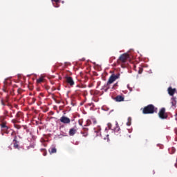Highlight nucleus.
Instances as JSON below:
<instances>
[{
	"label": "nucleus",
	"mask_w": 177,
	"mask_h": 177,
	"mask_svg": "<svg viewBox=\"0 0 177 177\" xmlns=\"http://www.w3.org/2000/svg\"><path fill=\"white\" fill-rule=\"evenodd\" d=\"M108 128L111 129V123H108Z\"/></svg>",
	"instance_id": "nucleus-32"
},
{
	"label": "nucleus",
	"mask_w": 177,
	"mask_h": 177,
	"mask_svg": "<svg viewBox=\"0 0 177 177\" xmlns=\"http://www.w3.org/2000/svg\"><path fill=\"white\" fill-rule=\"evenodd\" d=\"M77 133V130L74 128H72L69 130V136H74Z\"/></svg>",
	"instance_id": "nucleus-14"
},
{
	"label": "nucleus",
	"mask_w": 177,
	"mask_h": 177,
	"mask_svg": "<svg viewBox=\"0 0 177 177\" xmlns=\"http://www.w3.org/2000/svg\"><path fill=\"white\" fill-rule=\"evenodd\" d=\"M154 113H157V108L153 104H149L142 109L143 114H154Z\"/></svg>",
	"instance_id": "nucleus-1"
},
{
	"label": "nucleus",
	"mask_w": 177,
	"mask_h": 177,
	"mask_svg": "<svg viewBox=\"0 0 177 177\" xmlns=\"http://www.w3.org/2000/svg\"><path fill=\"white\" fill-rule=\"evenodd\" d=\"M3 100H4V102H5L6 103H8V102H9V96L7 95V96L6 97V98L3 99Z\"/></svg>",
	"instance_id": "nucleus-26"
},
{
	"label": "nucleus",
	"mask_w": 177,
	"mask_h": 177,
	"mask_svg": "<svg viewBox=\"0 0 177 177\" xmlns=\"http://www.w3.org/2000/svg\"><path fill=\"white\" fill-rule=\"evenodd\" d=\"M113 86H118V83H115Z\"/></svg>",
	"instance_id": "nucleus-34"
},
{
	"label": "nucleus",
	"mask_w": 177,
	"mask_h": 177,
	"mask_svg": "<svg viewBox=\"0 0 177 177\" xmlns=\"http://www.w3.org/2000/svg\"><path fill=\"white\" fill-rule=\"evenodd\" d=\"M12 136H14V139H13V147L14 149H19V145H20V142H19L17 140V136H16V133H15V131H12L11 133Z\"/></svg>",
	"instance_id": "nucleus-2"
},
{
	"label": "nucleus",
	"mask_w": 177,
	"mask_h": 177,
	"mask_svg": "<svg viewBox=\"0 0 177 177\" xmlns=\"http://www.w3.org/2000/svg\"><path fill=\"white\" fill-rule=\"evenodd\" d=\"M171 107H173V109H176V97H173L171 99Z\"/></svg>",
	"instance_id": "nucleus-12"
},
{
	"label": "nucleus",
	"mask_w": 177,
	"mask_h": 177,
	"mask_svg": "<svg viewBox=\"0 0 177 177\" xmlns=\"http://www.w3.org/2000/svg\"><path fill=\"white\" fill-rule=\"evenodd\" d=\"M176 151V149H175V147H171L169 149V152L170 154H174Z\"/></svg>",
	"instance_id": "nucleus-18"
},
{
	"label": "nucleus",
	"mask_w": 177,
	"mask_h": 177,
	"mask_svg": "<svg viewBox=\"0 0 177 177\" xmlns=\"http://www.w3.org/2000/svg\"><path fill=\"white\" fill-rule=\"evenodd\" d=\"M167 91L169 95L170 96H173V95H175V93L176 92V88H172V87H169Z\"/></svg>",
	"instance_id": "nucleus-10"
},
{
	"label": "nucleus",
	"mask_w": 177,
	"mask_h": 177,
	"mask_svg": "<svg viewBox=\"0 0 177 177\" xmlns=\"http://www.w3.org/2000/svg\"><path fill=\"white\" fill-rule=\"evenodd\" d=\"M37 84H41V82H44V77H40L37 80Z\"/></svg>",
	"instance_id": "nucleus-22"
},
{
	"label": "nucleus",
	"mask_w": 177,
	"mask_h": 177,
	"mask_svg": "<svg viewBox=\"0 0 177 177\" xmlns=\"http://www.w3.org/2000/svg\"><path fill=\"white\" fill-rule=\"evenodd\" d=\"M174 132H175L176 135H177V129H174Z\"/></svg>",
	"instance_id": "nucleus-36"
},
{
	"label": "nucleus",
	"mask_w": 177,
	"mask_h": 177,
	"mask_svg": "<svg viewBox=\"0 0 177 177\" xmlns=\"http://www.w3.org/2000/svg\"><path fill=\"white\" fill-rule=\"evenodd\" d=\"M100 131H102V129L100 128V127H97V129L96 128L94 129L95 136H100V135H102V133L100 132Z\"/></svg>",
	"instance_id": "nucleus-11"
},
{
	"label": "nucleus",
	"mask_w": 177,
	"mask_h": 177,
	"mask_svg": "<svg viewBox=\"0 0 177 177\" xmlns=\"http://www.w3.org/2000/svg\"><path fill=\"white\" fill-rule=\"evenodd\" d=\"M89 122H91V120H88L87 124L84 125V127H88L89 125Z\"/></svg>",
	"instance_id": "nucleus-33"
},
{
	"label": "nucleus",
	"mask_w": 177,
	"mask_h": 177,
	"mask_svg": "<svg viewBox=\"0 0 177 177\" xmlns=\"http://www.w3.org/2000/svg\"><path fill=\"white\" fill-rule=\"evenodd\" d=\"M127 125H131V124H129V122L127 123Z\"/></svg>",
	"instance_id": "nucleus-37"
},
{
	"label": "nucleus",
	"mask_w": 177,
	"mask_h": 177,
	"mask_svg": "<svg viewBox=\"0 0 177 177\" xmlns=\"http://www.w3.org/2000/svg\"><path fill=\"white\" fill-rule=\"evenodd\" d=\"M15 128H17V129H20L21 128V127H20V125L19 124H14Z\"/></svg>",
	"instance_id": "nucleus-28"
},
{
	"label": "nucleus",
	"mask_w": 177,
	"mask_h": 177,
	"mask_svg": "<svg viewBox=\"0 0 177 177\" xmlns=\"http://www.w3.org/2000/svg\"><path fill=\"white\" fill-rule=\"evenodd\" d=\"M50 154H53V153H56L57 149L56 148H51V149L49 151Z\"/></svg>",
	"instance_id": "nucleus-23"
},
{
	"label": "nucleus",
	"mask_w": 177,
	"mask_h": 177,
	"mask_svg": "<svg viewBox=\"0 0 177 177\" xmlns=\"http://www.w3.org/2000/svg\"><path fill=\"white\" fill-rule=\"evenodd\" d=\"M88 131H89V129H88L86 127H83L80 133H81V135H82V136H84V138H86V136H88Z\"/></svg>",
	"instance_id": "nucleus-9"
},
{
	"label": "nucleus",
	"mask_w": 177,
	"mask_h": 177,
	"mask_svg": "<svg viewBox=\"0 0 177 177\" xmlns=\"http://www.w3.org/2000/svg\"><path fill=\"white\" fill-rule=\"evenodd\" d=\"M59 121L60 122H62V124H70V122H71L70 118L66 116H62L59 119Z\"/></svg>",
	"instance_id": "nucleus-7"
},
{
	"label": "nucleus",
	"mask_w": 177,
	"mask_h": 177,
	"mask_svg": "<svg viewBox=\"0 0 177 177\" xmlns=\"http://www.w3.org/2000/svg\"><path fill=\"white\" fill-rule=\"evenodd\" d=\"M33 101H35V99H34V98H33Z\"/></svg>",
	"instance_id": "nucleus-39"
},
{
	"label": "nucleus",
	"mask_w": 177,
	"mask_h": 177,
	"mask_svg": "<svg viewBox=\"0 0 177 177\" xmlns=\"http://www.w3.org/2000/svg\"><path fill=\"white\" fill-rule=\"evenodd\" d=\"M118 78H120V74H112L110 77L109 79L107 82V85H110L111 84H113V82H114V81H115L116 80H118Z\"/></svg>",
	"instance_id": "nucleus-3"
},
{
	"label": "nucleus",
	"mask_w": 177,
	"mask_h": 177,
	"mask_svg": "<svg viewBox=\"0 0 177 177\" xmlns=\"http://www.w3.org/2000/svg\"><path fill=\"white\" fill-rule=\"evenodd\" d=\"M138 73H139L140 74H142V73H143V68H139Z\"/></svg>",
	"instance_id": "nucleus-29"
},
{
	"label": "nucleus",
	"mask_w": 177,
	"mask_h": 177,
	"mask_svg": "<svg viewBox=\"0 0 177 177\" xmlns=\"http://www.w3.org/2000/svg\"><path fill=\"white\" fill-rule=\"evenodd\" d=\"M33 101H35V99H34V98H33Z\"/></svg>",
	"instance_id": "nucleus-38"
},
{
	"label": "nucleus",
	"mask_w": 177,
	"mask_h": 177,
	"mask_svg": "<svg viewBox=\"0 0 177 177\" xmlns=\"http://www.w3.org/2000/svg\"><path fill=\"white\" fill-rule=\"evenodd\" d=\"M114 100L115 102H124V98L122 95H118L114 98Z\"/></svg>",
	"instance_id": "nucleus-13"
},
{
	"label": "nucleus",
	"mask_w": 177,
	"mask_h": 177,
	"mask_svg": "<svg viewBox=\"0 0 177 177\" xmlns=\"http://www.w3.org/2000/svg\"><path fill=\"white\" fill-rule=\"evenodd\" d=\"M21 118H23V113L18 112L16 114V119L20 121V120H21Z\"/></svg>",
	"instance_id": "nucleus-15"
},
{
	"label": "nucleus",
	"mask_w": 177,
	"mask_h": 177,
	"mask_svg": "<svg viewBox=\"0 0 177 177\" xmlns=\"http://www.w3.org/2000/svg\"><path fill=\"white\" fill-rule=\"evenodd\" d=\"M0 127L1 128V131L4 132V133H9V127L6 125L5 123L0 124Z\"/></svg>",
	"instance_id": "nucleus-6"
},
{
	"label": "nucleus",
	"mask_w": 177,
	"mask_h": 177,
	"mask_svg": "<svg viewBox=\"0 0 177 177\" xmlns=\"http://www.w3.org/2000/svg\"><path fill=\"white\" fill-rule=\"evenodd\" d=\"M1 103L2 106H9V103L6 104L7 102H6L5 100H1Z\"/></svg>",
	"instance_id": "nucleus-21"
},
{
	"label": "nucleus",
	"mask_w": 177,
	"mask_h": 177,
	"mask_svg": "<svg viewBox=\"0 0 177 177\" xmlns=\"http://www.w3.org/2000/svg\"><path fill=\"white\" fill-rule=\"evenodd\" d=\"M43 150V151H44V153H43V156H46V154H47V152H46V150H45V149H42Z\"/></svg>",
	"instance_id": "nucleus-31"
},
{
	"label": "nucleus",
	"mask_w": 177,
	"mask_h": 177,
	"mask_svg": "<svg viewBox=\"0 0 177 177\" xmlns=\"http://www.w3.org/2000/svg\"><path fill=\"white\" fill-rule=\"evenodd\" d=\"M3 116L6 117V118L9 117V111H8V110H4Z\"/></svg>",
	"instance_id": "nucleus-20"
},
{
	"label": "nucleus",
	"mask_w": 177,
	"mask_h": 177,
	"mask_svg": "<svg viewBox=\"0 0 177 177\" xmlns=\"http://www.w3.org/2000/svg\"><path fill=\"white\" fill-rule=\"evenodd\" d=\"M66 82L67 83L68 85H70V86H73L75 84L74 80H73V77L70 76H67L66 77Z\"/></svg>",
	"instance_id": "nucleus-8"
},
{
	"label": "nucleus",
	"mask_w": 177,
	"mask_h": 177,
	"mask_svg": "<svg viewBox=\"0 0 177 177\" xmlns=\"http://www.w3.org/2000/svg\"><path fill=\"white\" fill-rule=\"evenodd\" d=\"M3 92L8 93L9 92V88H8V84L4 83V86L3 87Z\"/></svg>",
	"instance_id": "nucleus-17"
},
{
	"label": "nucleus",
	"mask_w": 177,
	"mask_h": 177,
	"mask_svg": "<svg viewBox=\"0 0 177 177\" xmlns=\"http://www.w3.org/2000/svg\"><path fill=\"white\" fill-rule=\"evenodd\" d=\"M83 122H84V120H83L82 119H80V120H78V124H79V125H80L81 127H82Z\"/></svg>",
	"instance_id": "nucleus-27"
},
{
	"label": "nucleus",
	"mask_w": 177,
	"mask_h": 177,
	"mask_svg": "<svg viewBox=\"0 0 177 177\" xmlns=\"http://www.w3.org/2000/svg\"><path fill=\"white\" fill-rule=\"evenodd\" d=\"M12 122L15 125V124H16L17 122H20V121L18 119L16 118V119H12Z\"/></svg>",
	"instance_id": "nucleus-24"
},
{
	"label": "nucleus",
	"mask_w": 177,
	"mask_h": 177,
	"mask_svg": "<svg viewBox=\"0 0 177 177\" xmlns=\"http://www.w3.org/2000/svg\"><path fill=\"white\" fill-rule=\"evenodd\" d=\"M120 127H116L115 128V132H119V131H120Z\"/></svg>",
	"instance_id": "nucleus-30"
},
{
	"label": "nucleus",
	"mask_w": 177,
	"mask_h": 177,
	"mask_svg": "<svg viewBox=\"0 0 177 177\" xmlns=\"http://www.w3.org/2000/svg\"><path fill=\"white\" fill-rule=\"evenodd\" d=\"M93 124H97V122L96 120H93Z\"/></svg>",
	"instance_id": "nucleus-35"
},
{
	"label": "nucleus",
	"mask_w": 177,
	"mask_h": 177,
	"mask_svg": "<svg viewBox=\"0 0 177 177\" xmlns=\"http://www.w3.org/2000/svg\"><path fill=\"white\" fill-rule=\"evenodd\" d=\"M128 59H129V54L124 53L120 56L118 60L120 63H127V60H128Z\"/></svg>",
	"instance_id": "nucleus-5"
},
{
	"label": "nucleus",
	"mask_w": 177,
	"mask_h": 177,
	"mask_svg": "<svg viewBox=\"0 0 177 177\" xmlns=\"http://www.w3.org/2000/svg\"><path fill=\"white\" fill-rule=\"evenodd\" d=\"M13 114H15V110H12V112H10V115H8V117H10V118H13Z\"/></svg>",
	"instance_id": "nucleus-25"
},
{
	"label": "nucleus",
	"mask_w": 177,
	"mask_h": 177,
	"mask_svg": "<svg viewBox=\"0 0 177 177\" xmlns=\"http://www.w3.org/2000/svg\"><path fill=\"white\" fill-rule=\"evenodd\" d=\"M52 2H55V4H53V6H55V8H59V3H57L60 0H51Z\"/></svg>",
	"instance_id": "nucleus-19"
},
{
	"label": "nucleus",
	"mask_w": 177,
	"mask_h": 177,
	"mask_svg": "<svg viewBox=\"0 0 177 177\" xmlns=\"http://www.w3.org/2000/svg\"><path fill=\"white\" fill-rule=\"evenodd\" d=\"M158 115L161 120H166V118H168V115L165 113V108H162L159 111Z\"/></svg>",
	"instance_id": "nucleus-4"
},
{
	"label": "nucleus",
	"mask_w": 177,
	"mask_h": 177,
	"mask_svg": "<svg viewBox=\"0 0 177 177\" xmlns=\"http://www.w3.org/2000/svg\"><path fill=\"white\" fill-rule=\"evenodd\" d=\"M6 116L1 115L0 116V124H6Z\"/></svg>",
	"instance_id": "nucleus-16"
}]
</instances>
